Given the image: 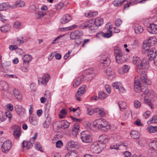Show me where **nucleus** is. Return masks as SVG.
<instances>
[{"label": "nucleus", "instance_id": "ddd939ff", "mask_svg": "<svg viewBox=\"0 0 157 157\" xmlns=\"http://www.w3.org/2000/svg\"><path fill=\"white\" fill-rule=\"evenodd\" d=\"M109 138L108 136L105 135H102L99 137V143L102 144H105L108 142Z\"/></svg>", "mask_w": 157, "mask_h": 157}, {"label": "nucleus", "instance_id": "473e14b6", "mask_svg": "<svg viewBox=\"0 0 157 157\" xmlns=\"http://www.w3.org/2000/svg\"><path fill=\"white\" fill-rule=\"evenodd\" d=\"M83 80V77L82 76H80L78 78L76 81L73 83V87L74 88L78 86L80 84Z\"/></svg>", "mask_w": 157, "mask_h": 157}, {"label": "nucleus", "instance_id": "2f4dec72", "mask_svg": "<svg viewBox=\"0 0 157 157\" xmlns=\"http://www.w3.org/2000/svg\"><path fill=\"white\" fill-rule=\"evenodd\" d=\"M103 23V19L101 18H97L94 20V25L97 27L101 26Z\"/></svg>", "mask_w": 157, "mask_h": 157}, {"label": "nucleus", "instance_id": "bb28decb", "mask_svg": "<svg viewBox=\"0 0 157 157\" xmlns=\"http://www.w3.org/2000/svg\"><path fill=\"white\" fill-rule=\"evenodd\" d=\"M147 130L149 133H155L157 132V127L149 125L147 127Z\"/></svg>", "mask_w": 157, "mask_h": 157}, {"label": "nucleus", "instance_id": "4be33fe9", "mask_svg": "<svg viewBox=\"0 0 157 157\" xmlns=\"http://www.w3.org/2000/svg\"><path fill=\"white\" fill-rule=\"evenodd\" d=\"M134 30L136 33L139 34L143 32L144 29L143 27L139 25L136 24L135 26Z\"/></svg>", "mask_w": 157, "mask_h": 157}, {"label": "nucleus", "instance_id": "603ef678", "mask_svg": "<svg viewBox=\"0 0 157 157\" xmlns=\"http://www.w3.org/2000/svg\"><path fill=\"white\" fill-rule=\"evenodd\" d=\"M12 128L13 129V132H21V128L18 125H14L12 126Z\"/></svg>", "mask_w": 157, "mask_h": 157}, {"label": "nucleus", "instance_id": "f03ea898", "mask_svg": "<svg viewBox=\"0 0 157 157\" xmlns=\"http://www.w3.org/2000/svg\"><path fill=\"white\" fill-rule=\"evenodd\" d=\"M156 40L155 37H152L149 38L147 41L145 43H144L143 45L142 52L145 54L147 53V50L153 47V45L156 43Z\"/></svg>", "mask_w": 157, "mask_h": 157}, {"label": "nucleus", "instance_id": "7ed1b4c3", "mask_svg": "<svg viewBox=\"0 0 157 157\" xmlns=\"http://www.w3.org/2000/svg\"><path fill=\"white\" fill-rule=\"evenodd\" d=\"M105 147L104 144L94 142L91 145L90 150L93 153H99Z\"/></svg>", "mask_w": 157, "mask_h": 157}, {"label": "nucleus", "instance_id": "09e8293b", "mask_svg": "<svg viewBox=\"0 0 157 157\" xmlns=\"http://www.w3.org/2000/svg\"><path fill=\"white\" fill-rule=\"evenodd\" d=\"M3 76L5 78H17V76L15 75H8L5 73H3Z\"/></svg>", "mask_w": 157, "mask_h": 157}, {"label": "nucleus", "instance_id": "a878e982", "mask_svg": "<svg viewBox=\"0 0 157 157\" xmlns=\"http://www.w3.org/2000/svg\"><path fill=\"white\" fill-rule=\"evenodd\" d=\"M86 85H82L78 89L77 92V94H79L80 96H82L86 91Z\"/></svg>", "mask_w": 157, "mask_h": 157}, {"label": "nucleus", "instance_id": "f704fd0d", "mask_svg": "<svg viewBox=\"0 0 157 157\" xmlns=\"http://www.w3.org/2000/svg\"><path fill=\"white\" fill-rule=\"evenodd\" d=\"M131 137L133 139H137L139 138V135L138 132L135 130H133L130 133Z\"/></svg>", "mask_w": 157, "mask_h": 157}, {"label": "nucleus", "instance_id": "f8f14e48", "mask_svg": "<svg viewBox=\"0 0 157 157\" xmlns=\"http://www.w3.org/2000/svg\"><path fill=\"white\" fill-rule=\"evenodd\" d=\"M94 25V21L92 19L80 25V28L81 29L90 28L92 27Z\"/></svg>", "mask_w": 157, "mask_h": 157}, {"label": "nucleus", "instance_id": "37998d69", "mask_svg": "<svg viewBox=\"0 0 157 157\" xmlns=\"http://www.w3.org/2000/svg\"><path fill=\"white\" fill-rule=\"evenodd\" d=\"M30 123L33 125H36L37 124V120L36 117H30L29 119Z\"/></svg>", "mask_w": 157, "mask_h": 157}, {"label": "nucleus", "instance_id": "5701e85b", "mask_svg": "<svg viewBox=\"0 0 157 157\" xmlns=\"http://www.w3.org/2000/svg\"><path fill=\"white\" fill-rule=\"evenodd\" d=\"M64 157H78V155L77 151H71L66 154Z\"/></svg>", "mask_w": 157, "mask_h": 157}, {"label": "nucleus", "instance_id": "9d476101", "mask_svg": "<svg viewBox=\"0 0 157 157\" xmlns=\"http://www.w3.org/2000/svg\"><path fill=\"white\" fill-rule=\"evenodd\" d=\"M157 52L155 51L154 48L152 47L147 50V53H148L147 57L150 60H152L153 58L156 56L157 55L156 54Z\"/></svg>", "mask_w": 157, "mask_h": 157}, {"label": "nucleus", "instance_id": "e2e57ef3", "mask_svg": "<svg viewBox=\"0 0 157 157\" xmlns=\"http://www.w3.org/2000/svg\"><path fill=\"white\" fill-rule=\"evenodd\" d=\"M151 112L149 111H147L144 114V116L146 118H147L150 116Z\"/></svg>", "mask_w": 157, "mask_h": 157}, {"label": "nucleus", "instance_id": "e433bc0d", "mask_svg": "<svg viewBox=\"0 0 157 157\" xmlns=\"http://www.w3.org/2000/svg\"><path fill=\"white\" fill-rule=\"evenodd\" d=\"M10 27H11L10 25H7L1 27V30L2 32L6 33L10 30Z\"/></svg>", "mask_w": 157, "mask_h": 157}, {"label": "nucleus", "instance_id": "a18cd8bd", "mask_svg": "<svg viewBox=\"0 0 157 157\" xmlns=\"http://www.w3.org/2000/svg\"><path fill=\"white\" fill-rule=\"evenodd\" d=\"M130 111L129 110H127L124 115L122 116V118L123 120L125 121L127 120L128 118L130 115Z\"/></svg>", "mask_w": 157, "mask_h": 157}, {"label": "nucleus", "instance_id": "864d4df0", "mask_svg": "<svg viewBox=\"0 0 157 157\" xmlns=\"http://www.w3.org/2000/svg\"><path fill=\"white\" fill-rule=\"evenodd\" d=\"M139 41L138 40H135L131 44V46L132 48H135L138 46Z\"/></svg>", "mask_w": 157, "mask_h": 157}, {"label": "nucleus", "instance_id": "c03bdc74", "mask_svg": "<svg viewBox=\"0 0 157 157\" xmlns=\"http://www.w3.org/2000/svg\"><path fill=\"white\" fill-rule=\"evenodd\" d=\"M15 108L16 112L18 113H21L24 110L23 107L21 105H16L15 106Z\"/></svg>", "mask_w": 157, "mask_h": 157}, {"label": "nucleus", "instance_id": "c85d7f7f", "mask_svg": "<svg viewBox=\"0 0 157 157\" xmlns=\"http://www.w3.org/2000/svg\"><path fill=\"white\" fill-rule=\"evenodd\" d=\"M63 2H60L52 5V6L53 9L58 10L61 9L63 7Z\"/></svg>", "mask_w": 157, "mask_h": 157}, {"label": "nucleus", "instance_id": "6ab92c4d", "mask_svg": "<svg viewBox=\"0 0 157 157\" xmlns=\"http://www.w3.org/2000/svg\"><path fill=\"white\" fill-rule=\"evenodd\" d=\"M33 145V142L29 141L28 142L24 140L23 142L22 146L24 149H28Z\"/></svg>", "mask_w": 157, "mask_h": 157}, {"label": "nucleus", "instance_id": "b1692460", "mask_svg": "<svg viewBox=\"0 0 157 157\" xmlns=\"http://www.w3.org/2000/svg\"><path fill=\"white\" fill-rule=\"evenodd\" d=\"M31 56L29 55H26L24 56L23 59L24 64H27L29 63L32 60Z\"/></svg>", "mask_w": 157, "mask_h": 157}, {"label": "nucleus", "instance_id": "c9c22d12", "mask_svg": "<svg viewBox=\"0 0 157 157\" xmlns=\"http://www.w3.org/2000/svg\"><path fill=\"white\" fill-rule=\"evenodd\" d=\"M137 143L141 147H144L147 145L146 141L143 139H140L137 141H136Z\"/></svg>", "mask_w": 157, "mask_h": 157}, {"label": "nucleus", "instance_id": "412c9836", "mask_svg": "<svg viewBox=\"0 0 157 157\" xmlns=\"http://www.w3.org/2000/svg\"><path fill=\"white\" fill-rule=\"evenodd\" d=\"M25 5V2L22 1H20L16 2L14 4L12 5V8H15L17 6L18 7H23Z\"/></svg>", "mask_w": 157, "mask_h": 157}, {"label": "nucleus", "instance_id": "052dcab7", "mask_svg": "<svg viewBox=\"0 0 157 157\" xmlns=\"http://www.w3.org/2000/svg\"><path fill=\"white\" fill-rule=\"evenodd\" d=\"M36 7L34 5H32L29 7V9L32 11H35L36 10Z\"/></svg>", "mask_w": 157, "mask_h": 157}, {"label": "nucleus", "instance_id": "f3484780", "mask_svg": "<svg viewBox=\"0 0 157 157\" xmlns=\"http://www.w3.org/2000/svg\"><path fill=\"white\" fill-rule=\"evenodd\" d=\"M143 69H147L149 67V63L148 59H143L140 63V66Z\"/></svg>", "mask_w": 157, "mask_h": 157}, {"label": "nucleus", "instance_id": "5fc2aeb1", "mask_svg": "<svg viewBox=\"0 0 157 157\" xmlns=\"http://www.w3.org/2000/svg\"><path fill=\"white\" fill-rule=\"evenodd\" d=\"M134 124L138 126H143V124L140 121V120L139 119H137L136 121L134 122Z\"/></svg>", "mask_w": 157, "mask_h": 157}, {"label": "nucleus", "instance_id": "4468645a", "mask_svg": "<svg viewBox=\"0 0 157 157\" xmlns=\"http://www.w3.org/2000/svg\"><path fill=\"white\" fill-rule=\"evenodd\" d=\"M13 94L15 98L18 100L21 101L22 98V95L21 92L15 88L13 90Z\"/></svg>", "mask_w": 157, "mask_h": 157}, {"label": "nucleus", "instance_id": "0e129e2a", "mask_svg": "<svg viewBox=\"0 0 157 157\" xmlns=\"http://www.w3.org/2000/svg\"><path fill=\"white\" fill-rule=\"evenodd\" d=\"M105 88L107 92L110 94L111 92V87L108 85L106 84L105 86Z\"/></svg>", "mask_w": 157, "mask_h": 157}, {"label": "nucleus", "instance_id": "58836bf2", "mask_svg": "<svg viewBox=\"0 0 157 157\" xmlns=\"http://www.w3.org/2000/svg\"><path fill=\"white\" fill-rule=\"evenodd\" d=\"M99 97L100 99H103L106 98L108 95L103 91H100L98 93Z\"/></svg>", "mask_w": 157, "mask_h": 157}, {"label": "nucleus", "instance_id": "4d7b16f0", "mask_svg": "<svg viewBox=\"0 0 157 157\" xmlns=\"http://www.w3.org/2000/svg\"><path fill=\"white\" fill-rule=\"evenodd\" d=\"M118 89L120 93H124L126 91L125 88L122 86H120Z\"/></svg>", "mask_w": 157, "mask_h": 157}, {"label": "nucleus", "instance_id": "4c0bfd02", "mask_svg": "<svg viewBox=\"0 0 157 157\" xmlns=\"http://www.w3.org/2000/svg\"><path fill=\"white\" fill-rule=\"evenodd\" d=\"M105 72L108 76L113 75L114 74V72L110 67H108L105 70Z\"/></svg>", "mask_w": 157, "mask_h": 157}, {"label": "nucleus", "instance_id": "7c9ffc66", "mask_svg": "<svg viewBox=\"0 0 157 157\" xmlns=\"http://www.w3.org/2000/svg\"><path fill=\"white\" fill-rule=\"evenodd\" d=\"M133 63L137 66H140L141 63L140 59L139 57L136 56H134L133 57L132 59Z\"/></svg>", "mask_w": 157, "mask_h": 157}, {"label": "nucleus", "instance_id": "cd10ccee", "mask_svg": "<svg viewBox=\"0 0 157 157\" xmlns=\"http://www.w3.org/2000/svg\"><path fill=\"white\" fill-rule=\"evenodd\" d=\"M51 122V120L50 117L48 116L46 120L43 124V127L45 128H48L49 126L50 125Z\"/></svg>", "mask_w": 157, "mask_h": 157}, {"label": "nucleus", "instance_id": "ea45409f", "mask_svg": "<svg viewBox=\"0 0 157 157\" xmlns=\"http://www.w3.org/2000/svg\"><path fill=\"white\" fill-rule=\"evenodd\" d=\"M144 94L146 95L147 97H151V94H153V92L152 90H149L148 89H146L145 91H143Z\"/></svg>", "mask_w": 157, "mask_h": 157}, {"label": "nucleus", "instance_id": "a211bd4d", "mask_svg": "<svg viewBox=\"0 0 157 157\" xmlns=\"http://www.w3.org/2000/svg\"><path fill=\"white\" fill-rule=\"evenodd\" d=\"M8 83L5 81H0V90L6 91L8 88Z\"/></svg>", "mask_w": 157, "mask_h": 157}, {"label": "nucleus", "instance_id": "69168bd1", "mask_svg": "<svg viewBox=\"0 0 157 157\" xmlns=\"http://www.w3.org/2000/svg\"><path fill=\"white\" fill-rule=\"evenodd\" d=\"M123 70H124V71L125 73H127L129 69V67L128 66L126 65H125L123 67H122Z\"/></svg>", "mask_w": 157, "mask_h": 157}, {"label": "nucleus", "instance_id": "393cba45", "mask_svg": "<svg viewBox=\"0 0 157 157\" xmlns=\"http://www.w3.org/2000/svg\"><path fill=\"white\" fill-rule=\"evenodd\" d=\"M118 105L119 106L120 110L121 111H123L127 107L126 103L123 101H120L118 102Z\"/></svg>", "mask_w": 157, "mask_h": 157}, {"label": "nucleus", "instance_id": "2eb2a0df", "mask_svg": "<svg viewBox=\"0 0 157 157\" xmlns=\"http://www.w3.org/2000/svg\"><path fill=\"white\" fill-rule=\"evenodd\" d=\"M140 79L141 81L144 83L148 85H150L151 84V81L147 79L146 74L143 73L141 74L140 76Z\"/></svg>", "mask_w": 157, "mask_h": 157}, {"label": "nucleus", "instance_id": "13d9d810", "mask_svg": "<svg viewBox=\"0 0 157 157\" xmlns=\"http://www.w3.org/2000/svg\"><path fill=\"white\" fill-rule=\"evenodd\" d=\"M21 134V132H13V135L14 137L18 139L19 138Z\"/></svg>", "mask_w": 157, "mask_h": 157}, {"label": "nucleus", "instance_id": "72a5a7b5", "mask_svg": "<svg viewBox=\"0 0 157 157\" xmlns=\"http://www.w3.org/2000/svg\"><path fill=\"white\" fill-rule=\"evenodd\" d=\"M149 145L150 148L157 151V140H154L150 142Z\"/></svg>", "mask_w": 157, "mask_h": 157}, {"label": "nucleus", "instance_id": "3c124183", "mask_svg": "<svg viewBox=\"0 0 157 157\" xmlns=\"http://www.w3.org/2000/svg\"><path fill=\"white\" fill-rule=\"evenodd\" d=\"M141 103L138 100H135L134 102V106L135 108H139L141 106Z\"/></svg>", "mask_w": 157, "mask_h": 157}, {"label": "nucleus", "instance_id": "1a4fd4ad", "mask_svg": "<svg viewBox=\"0 0 157 157\" xmlns=\"http://www.w3.org/2000/svg\"><path fill=\"white\" fill-rule=\"evenodd\" d=\"M83 35L82 31H75L72 32L70 35V38L71 40H76L79 39Z\"/></svg>", "mask_w": 157, "mask_h": 157}, {"label": "nucleus", "instance_id": "dca6fc26", "mask_svg": "<svg viewBox=\"0 0 157 157\" xmlns=\"http://www.w3.org/2000/svg\"><path fill=\"white\" fill-rule=\"evenodd\" d=\"M71 19V16L69 14H67L64 15L60 20L61 23L63 24L68 22Z\"/></svg>", "mask_w": 157, "mask_h": 157}, {"label": "nucleus", "instance_id": "9b49d317", "mask_svg": "<svg viewBox=\"0 0 157 157\" xmlns=\"http://www.w3.org/2000/svg\"><path fill=\"white\" fill-rule=\"evenodd\" d=\"M147 30L150 33L157 34V25L154 24H151L150 26L147 27Z\"/></svg>", "mask_w": 157, "mask_h": 157}, {"label": "nucleus", "instance_id": "aec40b11", "mask_svg": "<svg viewBox=\"0 0 157 157\" xmlns=\"http://www.w3.org/2000/svg\"><path fill=\"white\" fill-rule=\"evenodd\" d=\"M134 89L135 91L137 93H139L142 91L140 82L136 80H135L134 81Z\"/></svg>", "mask_w": 157, "mask_h": 157}, {"label": "nucleus", "instance_id": "423d86ee", "mask_svg": "<svg viewBox=\"0 0 157 157\" xmlns=\"http://www.w3.org/2000/svg\"><path fill=\"white\" fill-rule=\"evenodd\" d=\"M12 146V142L10 140L5 141L2 145V148L3 152L4 153H7Z\"/></svg>", "mask_w": 157, "mask_h": 157}, {"label": "nucleus", "instance_id": "bf43d9fd", "mask_svg": "<svg viewBox=\"0 0 157 157\" xmlns=\"http://www.w3.org/2000/svg\"><path fill=\"white\" fill-rule=\"evenodd\" d=\"M21 26V23L19 21L15 22L13 25V27L15 29H17L20 28Z\"/></svg>", "mask_w": 157, "mask_h": 157}, {"label": "nucleus", "instance_id": "79ce46f5", "mask_svg": "<svg viewBox=\"0 0 157 157\" xmlns=\"http://www.w3.org/2000/svg\"><path fill=\"white\" fill-rule=\"evenodd\" d=\"M77 144V142L72 140L68 141L67 143L68 147L71 148H73L75 147Z\"/></svg>", "mask_w": 157, "mask_h": 157}, {"label": "nucleus", "instance_id": "39448f33", "mask_svg": "<svg viewBox=\"0 0 157 157\" xmlns=\"http://www.w3.org/2000/svg\"><path fill=\"white\" fill-rule=\"evenodd\" d=\"M80 138L82 141L86 143H89L92 141V136L88 133L87 131H83L80 134Z\"/></svg>", "mask_w": 157, "mask_h": 157}, {"label": "nucleus", "instance_id": "49530a36", "mask_svg": "<svg viewBox=\"0 0 157 157\" xmlns=\"http://www.w3.org/2000/svg\"><path fill=\"white\" fill-rule=\"evenodd\" d=\"M126 0H124L123 2H120L117 0H115L113 2V4L114 6H120Z\"/></svg>", "mask_w": 157, "mask_h": 157}, {"label": "nucleus", "instance_id": "6e6d98bb", "mask_svg": "<svg viewBox=\"0 0 157 157\" xmlns=\"http://www.w3.org/2000/svg\"><path fill=\"white\" fill-rule=\"evenodd\" d=\"M70 117L71 119L72 120L75 122L80 123L82 121V119L76 118L71 116H70Z\"/></svg>", "mask_w": 157, "mask_h": 157}, {"label": "nucleus", "instance_id": "774afa93", "mask_svg": "<svg viewBox=\"0 0 157 157\" xmlns=\"http://www.w3.org/2000/svg\"><path fill=\"white\" fill-rule=\"evenodd\" d=\"M56 145L57 147L60 148L63 145V143L61 141L59 140L56 142Z\"/></svg>", "mask_w": 157, "mask_h": 157}, {"label": "nucleus", "instance_id": "338daca9", "mask_svg": "<svg viewBox=\"0 0 157 157\" xmlns=\"http://www.w3.org/2000/svg\"><path fill=\"white\" fill-rule=\"evenodd\" d=\"M5 116L6 117H8L10 120L12 118V115H11L10 113V111H7L5 113Z\"/></svg>", "mask_w": 157, "mask_h": 157}, {"label": "nucleus", "instance_id": "a19ab883", "mask_svg": "<svg viewBox=\"0 0 157 157\" xmlns=\"http://www.w3.org/2000/svg\"><path fill=\"white\" fill-rule=\"evenodd\" d=\"M144 102L145 104L148 105L152 109H154V106L151 101L148 99L145 98L144 100Z\"/></svg>", "mask_w": 157, "mask_h": 157}, {"label": "nucleus", "instance_id": "6e6552de", "mask_svg": "<svg viewBox=\"0 0 157 157\" xmlns=\"http://www.w3.org/2000/svg\"><path fill=\"white\" fill-rule=\"evenodd\" d=\"M110 56L109 55H106L102 57L101 60V63L103 64L105 67H107L110 63Z\"/></svg>", "mask_w": 157, "mask_h": 157}, {"label": "nucleus", "instance_id": "680f3d73", "mask_svg": "<svg viewBox=\"0 0 157 157\" xmlns=\"http://www.w3.org/2000/svg\"><path fill=\"white\" fill-rule=\"evenodd\" d=\"M122 21L119 19H118L115 21V24L116 26H120L122 23Z\"/></svg>", "mask_w": 157, "mask_h": 157}, {"label": "nucleus", "instance_id": "c756f323", "mask_svg": "<svg viewBox=\"0 0 157 157\" xmlns=\"http://www.w3.org/2000/svg\"><path fill=\"white\" fill-rule=\"evenodd\" d=\"M10 6L8 3H3L0 5V11L6 10L8 9Z\"/></svg>", "mask_w": 157, "mask_h": 157}, {"label": "nucleus", "instance_id": "20e7f679", "mask_svg": "<svg viewBox=\"0 0 157 157\" xmlns=\"http://www.w3.org/2000/svg\"><path fill=\"white\" fill-rule=\"evenodd\" d=\"M114 54L116 58V61L118 63H122L124 62V58L120 48L116 47L114 48Z\"/></svg>", "mask_w": 157, "mask_h": 157}, {"label": "nucleus", "instance_id": "f257e3e1", "mask_svg": "<svg viewBox=\"0 0 157 157\" xmlns=\"http://www.w3.org/2000/svg\"><path fill=\"white\" fill-rule=\"evenodd\" d=\"M94 122L96 123L94 126L103 132H106L110 128V125L104 120L99 119L96 120Z\"/></svg>", "mask_w": 157, "mask_h": 157}, {"label": "nucleus", "instance_id": "de8ad7c7", "mask_svg": "<svg viewBox=\"0 0 157 157\" xmlns=\"http://www.w3.org/2000/svg\"><path fill=\"white\" fill-rule=\"evenodd\" d=\"M157 123V116H154L151 118H150L149 120L147 122V123L150 124V122Z\"/></svg>", "mask_w": 157, "mask_h": 157}, {"label": "nucleus", "instance_id": "0eeeda50", "mask_svg": "<svg viewBox=\"0 0 157 157\" xmlns=\"http://www.w3.org/2000/svg\"><path fill=\"white\" fill-rule=\"evenodd\" d=\"M50 75L49 74H45L43 76L42 78H39L38 81L39 83H41V84L46 85L50 79Z\"/></svg>", "mask_w": 157, "mask_h": 157}, {"label": "nucleus", "instance_id": "8fccbe9b", "mask_svg": "<svg viewBox=\"0 0 157 157\" xmlns=\"http://www.w3.org/2000/svg\"><path fill=\"white\" fill-rule=\"evenodd\" d=\"M23 36L21 37V39H20V38L18 37L17 38L16 41V44L19 45L23 44L24 42L23 40Z\"/></svg>", "mask_w": 157, "mask_h": 157}]
</instances>
